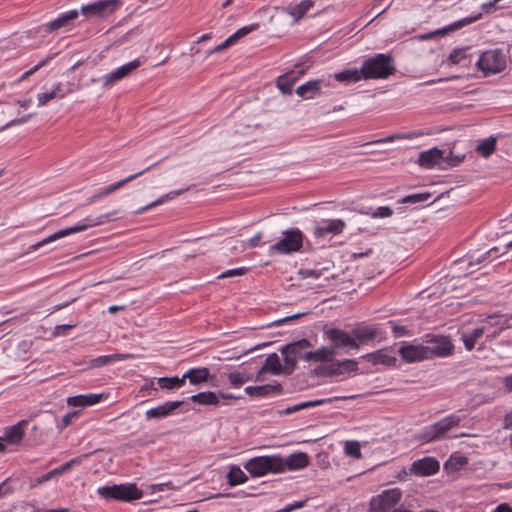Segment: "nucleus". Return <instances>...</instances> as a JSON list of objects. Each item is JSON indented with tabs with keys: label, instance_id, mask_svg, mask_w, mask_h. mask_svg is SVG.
<instances>
[{
	"label": "nucleus",
	"instance_id": "obj_36",
	"mask_svg": "<svg viewBox=\"0 0 512 512\" xmlns=\"http://www.w3.org/2000/svg\"><path fill=\"white\" fill-rule=\"evenodd\" d=\"M297 81V77L294 76L292 73H287L285 75H281L278 77L276 85L278 89L283 93L287 95L292 94V88Z\"/></svg>",
	"mask_w": 512,
	"mask_h": 512
},
{
	"label": "nucleus",
	"instance_id": "obj_60",
	"mask_svg": "<svg viewBox=\"0 0 512 512\" xmlns=\"http://www.w3.org/2000/svg\"><path fill=\"white\" fill-rule=\"evenodd\" d=\"M469 264H480L482 262L488 261V255L485 253L482 254H472L469 256Z\"/></svg>",
	"mask_w": 512,
	"mask_h": 512
},
{
	"label": "nucleus",
	"instance_id": "obj_56",
	"mask_svg": "<svg viewBox=\"0 0 512 512\" xmlns=\"http://www.w3.org/2000/svg\"><path fill=\"white\" fill-rule=\"evenodd\" d=\"M247 271H248V269L245 267L230 269V270L224 271L222 274L219 275L218 278L224 279V278H229V277H234V276H241V275L246 274Z\"/></svg>",
	"mask_w": 512,
	"mask_h": 512
},
{
	"label": "nucleus",
	"instance_id": "obj_43",
	"mask_svg": "<svg viewBox=\"0 0 512 512\" xmlns=\"http://www.w3.org/2000/svg\"><path fill=\"white\" fill-rule=\"evenodd\" d=\"M432 194L430 192L416 193L403 197L399 200L402 204H420L428 201Z\"/></svg>",
	"mask_w": 512,
	"mask_h": 512
},
{
	"label": "nucleus",
	"instance_id": "obj_42",
	"mask_svg": "<svg viewBox=\"0 0 512 512\" xmlns=\"http://www.w3.org/2000/svg\"><path fill=\"white\" fill-rule=\"evenodd\" d=\"M280 352L283 355L284 364L282 365V374L291 375L296 369L297 358L292 354L284 351V346L280 348Z\"/></svg>",
	"mask_w": 512,
	"mask_h": 512
},
{
	"label": "nucleus",
	"instance_id": "obj_1",
	"mask_svg": "<svg viewBox=\"0 0 512 512\" xmlns=\"http://www.w3.org/2000/svg\"><path fill=\"white\" fill-rule=\"evenodd\" d=\"M361 66L365 80L387 79L396 72L394 58L384 53H378L365 59Z\"/></svg>",
	"mask_w": 512,
	"mask_h": 512
},
{
	"label": "nucleus",
	"instance_id": "obj_31",
	"mask_svg": "<svg viewBox=\"0 0 512 512\" xmlns=\"http://www.w3.org/2000/svg\"><path fill=\"white\" fill-rule=\"evenodd\" d=\"M264 372H270L273 375L282 374V365L280 363L279 356L276 353L269 354L262 367L259 370V374Z\"/></svg>",
	"mask_w": 512,
	"mask_h": 512
},
{
	"label": "nucleus",
	"instance_id": "obj_19",
	"mask_svg": "<svg viewBox=\"0 0 512 512\" xmlns=\"http://www.w3.org/2000/svg\"><path fill=\"white\" fill-rule=\"evenodd\" d=\"M345 225V222L341 219L326 220L323 222L322 226L315 228L314 236L316 238H321L326 234L338 235L342 233Z\"/></svg>",
	"mask_w": 512,
	"mask_h": 512
},
{
	"label": "nucleus",
	"instance_id": "obj_46",
	"mask_svg": "<svg viewBox=\"0 0 512 512\" xmlns=\"http://www.w3.org/2000/svg\"><path fill=\"white\" fill-rule=\"evenodd\" d=\"M228 380L234 388L241 387L245 382L250 380V378L245 376L243 373L239 371L230 372L228 374Z\"/></svg>",
	"mask_w": 512,
	"mask_h": 512
},
{
	"label": "nucleus",
	"instance_id": "obj_45",
	"mask_svg": "<svg viewBox=\"0 0 512 512\" xmlns=\"http://www.w3.org/2000/svg\"><path fill=\"white\" fill-rule=\"evenodd\" d=\"M315 372L322 376H333L342 374V370L340 367V361L333 362L326 367H319L315 370Z\"/></svg>",
	"mask_w": 512,
	"mask_h": 512
},
{
	"label": "nucleus",
	"instance_id": "obj_40",
	"mask_svg": "<svg viewBox=\"0 0 512 512\" xmlns=\"http://www.w3.org/2000/svg\"><path fill=\"white\" fill-rule=\"evenodd\" d=\"M128 75V63L120 66L115 71L110 72L104 77V86L109 87L116 81L126 77Z\"/></svg>",
	"mask_w": 512,
	"mask_h": 512
},
{
	"label": "nucleus",
	"instance_id": "obj_17",
	"mask_svg": "<svg viewBox=\"0 0 512 512\" xmlns=\"http://www.w3.org/2000/svg\"><path fill=\"white\" fill-rule=\"evenodd\" d=\"M445 151L437 147L422 151L418 156V164L424 168H433L444 159Z\"/></svg>",
	"mask_w": 512,
	"mask_h": 512
},
{
	"label": "nucleus",
	"instance_id": "obj_29",
	"mask_svg": "<svg viewBox=\"0 0 512 512\" xmlns=\"http://www.w3.org/2000/svg\"><path fill=\"white\" fill-rule=\"evenodd\" d=\"M103 397V394H86V395H76L69 397L67 399V403L69 406L73 407H85L91 406L98 403Z\"/></svg>",
	"mask_w": 512,
	"mask_h": 512
},
{
	"label": "nucleus",
	"instance_id": "obj_21",
	"mask_svg": "<svg viewBox=\"0 0 512 512\" xmlns=\"http://www.w3.org/2000/svg\"><path fill=\"white\" fill-rule=\"evenodd\" d=\"M352 339L355 338V343L366 344L374 340L377 336V328L368 325L356 326L351 330Z\"/></svg>",
	"mask_w": 512,
	"mask_h": 512
},
{
	"label": "nucleus",
	"instance_id": "obj_63",
	"mask_svg": "<svg viewBox=\"0 0 512 512\" xmlns=\"http://www.w3.org/2000/svg\"><path fill=\"white\" fill-rule=\"evenodd\" d=\"M142 497V491L139 490L136 484L130 483V501L140 499Z\"/></svg>",
	"mask_w": 512,
	"mask_h": 512
},
{
	"label": "nucleus",
	"instance_id": "obj_39",
	"mask_svg": "<svg viewBox=\"0 0 512 512\" xmlns=\"http://www.w3.org/2000/svg\"><path fill=\"white\" fill-rule=\"evenodd\" d=\"M157 383L161 389L172 390V389L180 388L181 386L184 385L185 382H184L183 376L182 377L173 376V377L158 378Z\"/></svg>",
	"mask_w": 512,
	"mask_h": 512
},
{
	"label": "nucleus",
	"instance_id": "obj_9",
	"mask_svg": "<svg viewBox=\"0 0 512 512\" xmlns=\"http://www.w3.org/2000/svg\"><path fill=\"white\" fill-rule=\"evenodd\" d=\"M119 0H98L81 7V13L86 17H106L117 10Z\"/></svg>",
	"mask_w": 512,
	"mask_h": 512
},
{
	"label": "nucleus",
	"instance_id": "obj_38",
	"mask_svg": "<svg viewBox=\"0 0 512 512\" xmlns=\"http://www.w3.org/2000/svg\"><path fill=\"white\" fill-rule=\"evenodd\" d=\"M126 358H128V354L115 353L111 355H102L91 359L90 364L92 367H102Z\"/></svg>",
	"mask_w": 512,
	"mask_h": 512
},
{
	"label": "nucleus",
	"instance_id": "obj_44",
	"mask_svg": "<svg viewBox=\"0 0 512 512\" xmlns=\"http://www.w3.org/2000/svg\"><path fill=\"white\" fill-rule=\"evenodd\" d=\"M127 183H128V177L124 178V179H121V180H119V181H117L115 183H112V184L108 185L107 187L101 189L97 194H95L92 197V200L97 199V198H101L103 196H107V195L115 192L119 188L125 186Z\"/></svg>",
	"mask_w": 512,
	"mask_h": 512
},
{
	"label": "nucleus",
	"instance_id": "obj_25",
	"mask_svg": "<svg viewBox=\"0 0 512 512\" xmlns=\"http://www.w3.org/2000/svg\"><path fill=\"white\" fill-rule=\"evenodd\" d=\"M323 80H310L296 89V94L303 99H313L321 92V84Z\"/></svg>",
	"mask_w": 512,
	"mask_h": 512
},
{
	"label": "nucleus",
	"instance_id": "obj_20",
	"mask_svg": "<svg viewBox=\"0 0 512 512\" xmlns=\"http://www.w3.org/2000/svg\"><path fill=\"white\" fill-rule=\"evenodd\" d=\"M26 420H21L18 423L7 427L2 436L4 441L11 445H18L24 437V427L27 425Z\"/></svg>",
	"mask_w": 512,
	"mask_h": 512
},
{
	"label": "nucleus",
	"instance_id": "obj_37",
	"mask_svg": "<svg viewBox=\"0 0 512 512\" xmlns=\"http://www.w3.org/2000/svg\"><path fill=\"white\" fill-rule=\"evenodd\" d=\"M480 16H481V14H478L477 16H474V17H465V18L460 19L442 29L435 31L434 34L445 35L448 32L456 31L466 25H469V24L477 21L480 18Z\"/></svg>",
	"mask_w": 512,
	"mask_h": 512
},
{
	"label": "nucleus",
	"instance_id": "obj_57",
	"mask_svg": "<svg viewBox=\"0 0 512 512\" xmlns=\"http://www.w3.org/2000/svg\"><path fill=\"white\" fill-rule=\"evenodd\" d=\"M37 99H38L39 106H45L51 100L56 99V97H55V94L53 93V91L51 90L50 92L39 93L37 95Z\"/></svg>",
	"mask_w": 512,
	"mask_h": 512
},
{
	"label": "nucleus",
	"instance_id": "obj_33",
	"mask_svg": "<svg viewBox=\"0 0 512 512\" xmlns=\"http://www.w3.org/2000/svg\"><path fill=\"white\" fill-rule=\"evenodd\" d=\"M497 137L490 136L486 139L480 140L476 146V152L484 158L490 157L496 150Z\"/></svg>",
	"mask_w": 512,
	"mask_h": 512
},
{
	"label": "nucleus",
	"instance_id": "obj_51",
	"mask_svg": "<svg viewBox=\"0 0 512 512\" xmlns=\"http://www.w3.org/2000/svg\"><path fill=\"white\" fill-rule=\"evenodd\" d=\"M465 156L464 155H454L453 150L451 149L447 156L444 155V161L449 167L458 166L463 162Z\"/></svg>",
	"mask_w": 512,
	"mask_h": 512
},
{
	"label": "nucleus",
	"instance_id": "obj_8",
	"mask_svg": "<svg viewBox=\"0 0 512 512\" xmlns=\"http://www.w3.org/2000/svg\"><path fill=\"white\" fill-rule=\"evenodd\" d=\"M325 338L331 343V348H334L336 353L340 349L350 348L358 350L359 345L355 343V338L352 339L351 332H346L339 328H332L325 326L323 328Z\"/></svg>",
	"mask_w": 512,
	"mask_h": 512
},
{
	"label": "nucleus",
	"instance_id": "obj_52",
	"mask_svg": "<svg viewBox=\"0 0 512 512\" xmlns=\"http://www.w3.org/2000/svg\"><path fill=\"white\" fill-rule=\"evenodd\" d=\"M331 402H332L331 398H329V399L309 400V401L298 403L297 407H298V410L300 411L302 409L316 407V406H320V405H323V404H326V403H331Z\"/></svg>",
	"mask_w": 512,
	"mask_h": 512
},
{
	"label": "nucleus",
	"instance_id": "obj_16",
	"mask_svg": "<svg viewBox=\"0 0 512 512\" xmlns=\"http://www.w3.org/2000/svg\"><path fill=\"white\" fill-rule=\"evenodd\" d=\"M259 27L257 23L244 26L240 29H238L236 32H234L232 35H230L224 42L217 45L213 49L208 51V54L218 53L223 51L224 49L228 48L229 46L235 44L238 40L243 38L244 36L248 35L250 32L256 30Z\"/></svg>",
	"mask_w": 512,
	"mask_h": 512
},
{
	"label": "nucleus",
	"instance_id": "obj_55",
	"mask_svg": "<svg viewBox=\"0 0 512 512\" xmlns=\"http://www.w3.org/2000/svg\"><path fill=\"white\" fill-rule=\"evenodd\" d=\"M393 215V210L389 206L378 207L371 216L373 218H387Z\"/></svg>",
	"mask_w": 512,
	"mask_h": 512
},
{
	"label": "nucleus",
	"instance_id": "obj_28",
	"mask_svg": "<svg viewBox=\"0 0 512 512\" xmlns=\"http://www.w3.org/2000/svg\"><path fill=\"white\" fill-rule=\"evenodd\" d=\"M314 5L312 0H302L298 4L292 5L282 8V11L286 12L290 16L293 17L294 22L299 21L307 11Z\"/></svg>",
	"mask_w": 512,
	"mask_h": 512
},
{
	"label": "nucleus",
	"instance_id": "obj_10",
	"mask_svg": "<svg viewBox=\"0 0 512 512\" xmlns=\"http://www.w3.org/2000/svg\"><path fill=\"white\" fill-rule=\"evenodd\" d=\"M425 342L430 344L426 346L429 350V359L448 356L453 351V345L446 336L426 334Z\"/></svg>",
	"mask_w": 512,
	"mask_h": 512
},
{
	"label": "nucleus",
	"instance_id": "obj_35",
	"mask_svg": "<svg viewBox=\"0 0 512 512\" xmlns=\"http://www.w3.org/2000/svg\"><path fill=\"white\" fill-rule=\"evenodd\" d=\"M468 463L465 456L459 454H452L444 464V469L447 473H455L459 471L464 465Z\"/></svg>",
	"mask_w": 512,
	"mask_h": 512
},
{
	"label": "nucleus",
	"instance_id": "obj_6",
	"mask_svg": "<svg viewBox=\"0 0 512 512\" xmlns=\"http://www.w3.org/2000/svg\"><path fill=\"white\" fill-rule=\"evenodd\" d=\"M476 65L485 75L496 74L506 68V56L500 49L483 52Z\"/></svg>",
	"mask_w": 512,
	"mask_h": 512
},
{
	"label": "nucleus",
	"instance_id": "obj_13",
	"mask_svg": "<svg viewBox=\"0 0 512 512\" xmlns=\"http://www.w3.org/2000/svg\"><path fill=\"white\" fill-rule=\"evenodd\" d=\"M78 10H70L59 15L56 19L41 26V30L46 33H53L61 28L72 26L73 22L78 18Z\"/></svg>",
	"mask_w": 512,
	"mask_h": 512
},
{
	"label": "nucleus",
	"instance_id": "obj_15",
	"mask_svg": "<svg viewBox=\"0 0 512 512\" xmlns=\"http://www.w3.org/2000/svg\"><path fill=\"white\" fill-rule=\"evenodd\" d=\"M97 493L107 500L128 502V484L103 486L97 489Z\"/></svg>",
	"mask_w": 512,
	"mask_h": 512
},
{
	"label": "nucleus",
	"instance_id": "obj_7",
	"mask_svg": "<svg viewBox=\"0 0 512 512\" xmlns=\"http://www.w3.org/2000/svg\"><path fill=\"white\" fill-rule=\"evenodd\" d=\"M402 497L400 489L384 490L381 494L372 497L369 512H390L396 508Z\"/></svg>",
	"mask_w": 512,
	"mask_h": 512
},
{
	"label": "nucleus",
	"instance_id": "obj_27",
	"mask_svg": "<svg viewBox=\"0 0 512 512\" xmlns=\"http://www.w3.org/2000/svg\"><path fill=\"white\" fill-rule=\"evenodd\" d=\"M364 358L373 365L383 364L385 366H395L397 359L385 350H377L373 353H368Z\"/></svg>",
	"mask_w": 512,
	"mask_h": 512
},
{
	"label": "nucleus",
	"instance_id": "obj_48",
	"mask_svg": "<svg viewBox=\"0 0 512 512\" xmlns=\"http://www.w3.org/2000/svg\"><path fill=\"white\" fill-rule=\"evenodd\" d=\"M186 190H188V188H186V189H181V190H179V191H174V192H172V193H170V194H167V195H165V196H162V197H160L159 199H157V200H155V201H153V202H151V203L147 204L146 206L141 207V208H138V209H137V210H135L134 212H135V213H141V212H143V211H145V210H148V209H150V208H152V207H154V206H157V205H159V204H162L166 199L171 198V196H170V195H174V196H175V195H180L182 192H184V191H186Z\"/></svg>",
	"mask_w": 512,
	"mask_h": 512
},
{
	"label": "nucleus",
	"instance_id": "obj_22",
	"mask_svg": "<svg viewBox=\"0 0 512 512\" xmlns=\"http://www.w3.org/2000/svg\"><path fill=\"white\" fill-rule=\"evenodd\" d=\"M183 377L184 381L188 379L192 385H199L214 378V376L210 374L209 369L206 367L189 369L186 373L183 374Z\"/></svg>",
	"mask_w": 512,
	"mask_h": 512
},
{
	"label": "nucleus",
	"instance_id": "obj_54",
	"mask_svg": "<svg viewBox=\"0 0 512 512\" xmlns=\"http://www.w3.org/2000/svg\"><path fill=\"white\" fill-rule=\"evenodd\" d=\"M340 367L342 373L344 372H356L358 370V362L353 359H345L340 361Z\"/></svg>",
	"mask_w": 512,
	"mask_h": 512
},
{
	"label": "nucleus",
	"instance_id": "obj_58",
	"mask_svg": "<svg viewBox=\"0 0 512 512\" xmlns=\"http://www.w3.org/2000/svg\"><path fill=\"white\" fill-rule=\"evenodd\" d=\"M78 416V412H70V413H67L65 414L62 419H61V423L59 424V427L61 429H64L66 428L68 425L71 424L72 420Z\"/></svg>",
	"mask_w": 512,
	"mask_h": 512
},
{
	"label": "nucleus",
	"instance_id": "obj_53",
	"mask_svg": "<svg viewBox=\"0 0 512 512\" xmlns=\"http://www.w3.org/2000/svg\"><path fill=\"white\" fill-rule=\"evenodd\" d=\"M156 390L153 380H145V383L139 389V395H137V397L144 398L146 396H150L151 393Z\"/></svg>",
	"mask_w": 512,
	"mask_h": 512
},
{
	"label": "nucleus",
	"instance_id": "obj_32",
	"mask_svg": "<svg viewBox=\"0 0 512 512\" xmlns=\"http://www.w3.org/2000/svg\"><path fill=\"white\" fill-rule=\"evenodd\" d=\"M485 331L486 327H477L469 333H462L461 340L466 350L471 351L475 347L476 342L483 336Z\"/></svg>",
	"mask_w": 512,
	"mask_h": 512
},
{
	"label": "nucleus",
	"instance_id": "obj_11",
	"mask_svg": "<svg viewBox=\"0 0 512 512\" xmlns=\"http://www.w3.org/2000/svg\"><path fill=\"white\" fill-rule=\"evenodd\" d=\"M401 358L407 363L419 362L429 359V350L426 346L419 344H407L399 348Z\"/></svg>",
	"mask_w": 512,
	"mask_h": 512
},
{
	"label": "nucleus",
	"instance_id": "obj_4",
	"mask_svg": "<svg viewBox=\"0 0 512 512\" xmlns=\"http://www.w3.org/2000/svg\"><path fill=\"white\" fill-rule=\"evenodd\" d=\"M116 218H110L109 215H101L98 217L97 221H94V220H91L89 223H84V224H76L72 227H68V228H65V229H62V230H59L55 233H53L52 235L46 237L45 239L33 244V245H30L28 247V251L27 253H30V252H33L37 249H39L40 247L46 245V244H49L51 242H54L58 239H61L65 236H68V235H71L73 233H77V232H81V231H84L86 230L87 228L89 227H94V226H98V225H101L103 224L104 222L106 221H112V220H115Z\"/></svg>",
	"mask_w": 512,
	"mask_h": 512
},
{
	"label": "nucleus",
	"instance_id": "obj_18",
	"mask_svg": "<svg viewBox=\"0 0 512 512\" xmlns=\"http://www.w3.org/2000/svg\"><path fill=\"white\" fill-rule=\"evenodd\" d=\"M283 391L280 383L266 384L260 386H248L245 388L246 394L251 397L265 398L271 395H279Z\"/></svg>",
	"mask_w": 512,
	"mask_h": 512
},
{
	"label": "nucleus",
	"instance_id": "obj_59",
	"mask_svg": "<svg viewBox=\"0 0 512 512\" xmlns=\"http://www.w3.org/2000/svg\"><path fill=\"white\" fill-rule=\"evenodd\" d=\"M391 328H392V331L394 333V335L396 337H401V336H404L406 335L407 333V328L405 326H402V325H397L395 322L393 321H390L389 322Z\"/></svg>",
	"mask_w": 512,
	"mask_h": 512
},
{
	"label": "nucleus",
	"instance_id": "obj_64",
	"mask_svg": "<svg viewBox=\"0 0 512 512\" xmlns=\"http://www.w3.org/2000/svg\"><path fill=\"white\" fill-rule=\"evenodd\" d=\"M83 457H86V455L73 458V459L69 460L68 462L64 463L63 465H61L63 471L66 472L74 465L79 464Z\"/></svg>",
	"mask_w": 512,
	"mask_h": 512
},
{
	"label": "nucleus",
	"instance_id": "obj_30",
	"mask_svg": "<svg viewBox=\"0 0 512 512\" xmlns=\"http://www.w3.org/2000/svg\"><path fill=\"white\" fill-rule=\"evenodd\" d=\"M334 79L338 82L343 83H356L361 80H365L364 73L362 72V66L360 69H345L334 74Z\"/></svg>",
	"mask_w": 512,
	"mask_h": 512
},
{
	"label": "nucleus",
	"instance_id": "obj_49",
	"mask_svg": "<svg viewBox=\"0 0 512 512\" xmlns=\"http://www.w3.org/2000/svg\"><path fill=\"white\" fill-rule=\"evenodd\" d=\"M329 267L314 268V269H300L299 274L302 278H320L325 271H328Z\"/></svg>",
	"mask_w": 512,
	"mask_h": 512
},
{
	"label": "nucleus",
	"instance_id": "obj_26",
	"mask_svg": "<svg viewBox=\"0 0 512 512\" xmlns=\"http://www.w3.org/2000/svg\"><path fill=\"white\" fill-rule=\"evenodd\" d=\"M312 344L307 339H301L298 341H294L291 343H288L284 345V351L285 353L288 352L292 354L297 359H303L305 360V354L309 353L310 351H307L308 348H310Z\"/></svg>",
	"mask_w": 512,
	"mask_h": 512
},
{
	"label": "nucleus",
	"instance_id": "obj_2",
	"mask_svg": "<svg viewBox=\"0 0 512 512\" xmlns=\"http://www.w3.org/2000/svg\"><path fill=\"white\" fill-rule=\"evenodd\" d=\"M460 424V418L455 415H449L442 420L424 427L414 436V439L422 444L438 441L444 438L445 434L452 428Z\"/></svg>",
	"mask_w": 512,
	"mask_h": 512
},
{
	"label": "nucleus",
	"instance_id": "obj_14",
	"mask_svg": "<svg viewBox=\"0 0 512 512\" xmlns=\"http://www.w3.org/2000/svg\"><path fill=\"white\" fill-rule=\"evenodd\" d=\"M184 404V401H167L161 405L151 408L145 412L146 419H162L172 415L178 408Z\"/></svg>",
	"mask_w": 512,
	"mask_h": 512
},
{
	"label": "nucleus",
	"instance_id": "obj_47",
	"mask_svg": "<svg viewBox=\"0 0 512 512\" xmlns=\"http://www.w3.org/2000/svg\"><path fill=\"white\" fill-rule=\"evenodd\" d=\"M344 451L353 458L359 459L361 457V447L357 441H346Z\"/></svg>",
	"mask_w": 512,
	"mask_h": 512
},
{
	"label": "nucleus",
	"instance_id": "obj_41",
	"mask_svg": "<svg viewBox=\"0 0 512 512\" xmlns=\"http://www.w3.org/2000/svg\"><path fill=\"white\" fill-rule=\"evenodd\" d=\"M248 480V477L245 473L236 466L231 467L227 474V481L230 486H236L242 483H245Z\"/></svg>",
	"mask_w": 512,
	"mask_h": 512
},
{
	"label": "nucleus",
	"instance_id": "obj_50",
	"mask_svg": "<svg viewBox=\"0 0 512 512\" xmlns=\"http://www.w3.org/2000/svg\"><path fill=\"white\" fill-rule=\"evenodd\" d=\"M467 50L468 48H456L450 53L448 59L452 64H458L462 59L466 58Z\"/></svg>",
	"mask_w": 512,
	"mask_h": 512
},
{
	"label": "nucleus",
	"instance_id": "obj_24",
	"mask_svg": "<svg viewBox=\"0 0 512 512\" xmlns=\"http://www.w3.org/2000/svg\"><path fill=\"white\" fill-rule=\"evenodd\" d=\"M336 355V351L334 348L330 346H322L316 351H310L305 354V361L307 362H329Z\"/></svg>",
	"mask_w": 512,
	"mask_h": 512
},
{
	"label": "nucleus",
	"instance_id": "obj_23",
	"mask_svg": "<svg viewBox=\"0 0 512 512\" xmlns=\"http://www.w3.org/2000/svg\"><path fill=\"white\" fill-rule=\"evenodd\" d=\"M308 464L309 457L306 453H294L289 455L285 460L283 459V471H285V469H288L290 471L302 469L308 466Z\"/></svg>",
	"mask_w": 512,
	"mask_h": 512
},
{
	"label": "nucleus",
	"instance_id": "obj_61",
	"mask_svg": "<svg viewBox=\"0 0 512 512\" xmlns=\"http://www.w3.org/2000/svg\"><path fill=\"white\" fill-rule=\"evenodd\" d=\"M50 59V57H47L46 59L40 61L37 65H35L34 67H32L31 69L27 70L21 77V79H25L27 78L28 76L34 74L38 69H40L42 66H44L48 60Z\"/></svg>",
	"mask_w": 512,
	"mask_h": 512
},
{
	"label": "nucleus",
	"instance_id": "obj_5",
	"mask_svg": "<svg viewBox=\"0 0 512 512\" xmlns=\"http://www.w3.org/2000/svg\"><path fill=\"white\" fill-rule=\"evenodd\" d=\"M303 233L298 228H291L282 232V238L272 245L270 253L291 254L297 252L303 245Z\"/></svg>",
	"mask_w": 512,
	"mask_h": 512
},
{
	"label": "nucleus",
	"instance_id": "obj_34",
	"mask_svg": "<svg viewBox=\"0 0 512 512\" xmlns=\"http://www.w3.org/2000/svg\"><path fill=\"white\" fill-rule=\"evenodd\" d=\"M189 399L200 405H214L217 406L220 404L219 396L212 391L199 392L195 395L189 397Z\"/></svg>",
	"mask_w": 512,
	"mask_h": 512
},
{
	"label": "nucleus",
	"instance_id": "obj_3",
	"mask_svg": "<svg viewBox=\"0 0 512 512\" xmlns=\"http://www.w3.org/2000/svg\"><path fill=\"white\" fill-rule=\"evenodd\" d=\"M244 468L253 477H261L268 473H280L283 472V458L278 455L254 457L245 463Z\"/></svg>",
	"mask_w": 512,
	"mask_h": 512
},
{
	"label": "nucleus",
	"instance_id": "obj_12",
	"mask_svg": "<svg viewBox=\"0 0 512 512\" xmlns=\"http://www.w3.org/2000/svg\"><path fill=\"white\" fill-rule=\"evenodd\" d=\"M439 461L434 457H424L411 464L410 472L418 476H431L439 471Z\"/></svg>",
	"mask_w": 512,
	"mask_h": 512
},
{
	"label": "nucleus",
	"instance_id": "obj_62",
	"mask_svg": "<svg viewBox=\"0 0 512 512\" xmlns=\"http://www.w3.org/2000/svg\"><path fill=\"white\" fill-rule=\"evenodd\" d=\"M52 91L55 94L56 99H63L67 94L61 82L57 83Z\"/></svg>",
	"mask_w": 512,
	"mask_h": 512
}]
</instances>
